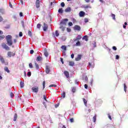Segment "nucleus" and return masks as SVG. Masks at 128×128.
Here are the masks:
<instances>
[{"label":"nucleus","mask_w":128,"mask_h":128,"mask_svg":"<svg viewBox=\"0 0 128 128\" xmlns=\"http://www.w3.org/2000/svg\"><path fill=\"white\" fill-rule=\"evenodd\" d=\"M12 37L10 35H8L6 36V40L8 46H12Z\"/></svg>","instance_id":"obj_1"},{"label":"nucleus","mask_w":128,"mask_h":128,"mask_svg":"<svg viewBox=\"0 0 128 128\" xmlns=\"http://www.w3.org/2000/svg\"><path fill=\"white\" fill-rule=\"evenodd\" d=\"M32 90L33 92H38V86H34L32 87Z\"/></svg>","instance_id":"obj_2"},{"label":"nucleus","mask_w":128,"mask_h":128,"mask_svg":"<svg viewBox=\"0 0 128 128\" xmlns=\"http://www.w3.org/2000/svg\"><path fill=\"white\" fill-rule=\"evenodd\" d=\"M2 48H3L5 50H10V47H8V46L6 44L2 43Z\"/></svg>","instance_id":"obj_3"},{"label":"nucleus","mask_w":128,"mask_h":128,"mask_svg":"<svg viewBox=\"0 0 128 128\" xmlns=\"http://www.w3.org/2000/svg\"><path fill=\"white\" fill-rule=\"evenodd\" d=\"M68 22V19L65 18L60 22V24H64V26H66V22Z\"/></svg>","instance_id":"obj_4"},{"label":"nucleus","mask_w":128,"mask_h":128,"mask_svg":"<svg viewBox=\"0 0 128 128\" xmlns=\"http://www.w3.org/2000/svg\"><path fill=\"white\" fill-rule=\"evenodd\" d=\"M8 56H9V58H12V56H16V53H14L12 52H8Z\"/></svg>","instance_id":"obj_5"},{"label":"nucleus","mask_w":128,"mask_h":128,"mask_svg":"<svg viewBox=\"0 0 128 128\" xmlns=\"http://www.w3.org/2000/svg\"><path fill=\"white\" fill-rule=\"evenodd\" d=\"M74 30L80 31V26L78 25H75L74 26Z\"/></svg>","instance_id":"obj_6"},{"label":"nucleus","mask_w":128,"mask_h":128,"mask_svg":"<svg viewBox=\"0 0 128 128\" xmlns=\"http://www.w3.org/2000/svg\"><path fill=\"white\" fill-rule=\"evenodd\" d=\"M79 16L80 18H83V16H86V12H84V11H80L79 12Z\"/></svg>","instance_id":"obj_7"},{"label":"nucleus","mask_w":128,"mask_h":128,"mask_svg":"<svg viewBox=\"0 0 128 128\" xmlns=\"http://www.w3.org/2000/svg\"><path fill=\"white\" fill-rule=\"evenodd\" d=\"M82 55L78 54L77 58H75V60H76V62H78V60H82Z\"/></svg>","instance_id":"obj_8"},{"label":"nucleus","mask_w":128,"mask_h":128,"mask_svg":"<svg viewBox=\"0 0 128 128\" xmlns=\"http://www.w3.org/2000/svg\"><path fill=\"white\" fill-rule=\"evenodd\" d=\"M44 26L43 28V30H44V32H46V30H48V25L46 23L44 24Z\"/></svg>","instance_id":"obj_9"},{"label":"nucleus","mask_w":128,"mask_h":128,"mask_svg":"<svg viewBox=\"0 0 128 128\" xmlns=\"http://www.w3.org/2000/svg\"><path fill=\"white\" fill-rule=\"evenodd\" d=\"M50 67L48 66H46V74H50Z\"/></svg>","instance_id":"obj_10"},{"label":"nucleus","mask_w":128,"mask_h":128,"mask_svg":"<svg viewBox=\"0 0 128 128\" xmlns=\"http://www.w3.org/2000/svg\"><path fill=\"white\" fill-rule=\"evenodd\" d=\"M64 76H66V78H70V73L68 72L64 71Z\"/></svg>","instance_id":"obj_11"},{"label":"nucleus","mask_w":128,"mask_h":128,"mask_svg":"<svg viewBox=\"0 0 128 128\" xmlns=\"http://www.w3.org/2000/svg\"><path fill=\"white\" fill-rule=\"evenodd\" d=\"M40 0H36V8H40Z\"/></svg>","instance_id":"obj_12"},{"label":"nucleus","mask_w":128,"mask_h":128,"mask_svg":"<svg viewBox=\"0 0 128 128\" xmlns=\"http://www.w3.org/2000/svg\"><path fill=\"white\" fill-rule=\"evenodd\" d=\"M0 61L1 62L2 64H4L5 60L4 58L2 56L0 55Z\"/></svg>","instance_id":"obj_13"},{"label":"nucleus","mask_w":128,"mask_h":128,"mask_svg":"<svg viewBox=\"0 0 128 128\" xmlns=\"http://www.w3.org/2000/svg\"><path fill=\"white\" fill-rule=\"evenodd\" d=\"M82 40V36L78 35L77 36V38L76 39H74V42H76V40Z\"/></svg>","instance_id":"obj_14"},{"label":"nucleus","mask_w":128,"mask_h":128,"mask_svg":"<svg viewBox=\"0 0 128 128\" xmlns=\"http://www.w3.org/2000/svg\"><path fill=\"white\" fill-rule=\"evenodd\" d=\"M71 10H72V9L68 7L66 9H65L64 12H70Z\"/></svg>","instance_id":"obj_15"},{"label":"nucleus","mask_w":128,"mask_h":128,"mask_svg":"<svg viewBox=\"0 0 128 128\" xmlns=\"http://www.w3.org/2000/svg\"><path fill=\"white\" fill-rule=\"evenodd\" d=\"M4 70H5V72H6L8 74H10V70H8V66H5L4 68Z\"/></svg>","instance_id":"obj_16"},{"label":"nucleus","mask_w":128,"mask_h":128,"mask_svg":"<svg viewBox=\"0 0 128 128\" xmlns=\"http://www.w3.org/2000/svg\"><path fill=\"white\" fill-rule=\"evenodd\" d=\"M61 48L63 50L66 52V46L65 45H63L61 46Z\"/></svg>","instance_id":"obj_17"},{"label":"nucleus","mask_w":128,"mask_h":128,"mask_svg":"<svg viewBox=\"0 0 128 128\" xmlns=\"http://www.w3.org/2000/svg\"><path fill=\"white\" fill-rule=\"evenodd\" d=\"M83 102H84L86 106H88V100H86L84 98Z\"/></svg>","instance_id":"obj_18"},{"label":"nucleus","mask_w":128,"mask_h":128,"mask_svg":"<svg viewBox=\"0 0 128 128\" xmlns=\"http://www.w3.org/2000/svg\"><path fill=\"white\" fill-rule=\"evenodd\" d=\"M69 66H74V62L72 61L70 62Z\"/></svg>","instance_id":"obj_19"},{"label":"nucleus","mask_w":128,"mask_h":128,"mask_svg":"<svg viewBox=\"0 0 128 128\" xmlns=\"http://www.w3.org/2000/svg\"><path fill=\"white\" fill-rule=\"evenodd\" d=\"M36 60L38 62H40V60H42V56H38L36 58Z\"/></svg>","instance_id":"obj_20"},{"label":"nucleus","mask_w":128,"mask_h":128,"mask_svg":"<svg viewBox=\"0 0 128 128\" xmlns=\"http://www.w3.org/2000/svg\"><path fill=\"white\" fill-rule=\"evenodd\" d=\"M18 118V114H15L14 116V122H16V119Z\"/></svg>","instance_id":"obj_21"},{"label":"nucleus","mask_w":128,"mask_h":128,"mask_svg":"<svg viewBox=\"0 0 128 128\" xmlns=\"http://www.w3.org/2000/svg\"><path fill=\"white\" fill-rule=\"evenodd\" d=\"M58 12H59L60 14H62V12H64V10H62V8H60L58 10Z\"/></svg>","instance_id":"obj_22"},{"label":"nucleus","mask_w":128,"mask_h":128,"mask_svg":"<svg viewBox=\"0 0 128 128\" xmlns=\"http://www.w3.org/2000/svg\"><path fill=\"white\" fill-rule=\"evenodd\" d=\"M88 66H89L90 68H94V64H92L89 62Z\"/></svg>","instance_id":"obj_23"},{"label":"nucleus","mask_w":128,"mask_h":128,"mask_svg":"<svg viewBox=\"0 0 128 128\" xmlns=\"http://www.w3.org/2000/svg\"><path fill=\"white\" fill-rule=\"evenodd\" d=\"M61 96H62V98H66V92H63Z\"/></svg>","instance_id":"obj_24"},{"label":"nucleus","mask_w":128,"mask_h":128,"mask_svg":"<svg viewBox=\"0 0 128 128\" xmlns=\"http://www.w3.org/2000/svg\"><path fill=\"white\" fill-rule=\"evenodd\" d=\"M60 30H62V32H64V30H66V28L64 27V26H61L60 27Z\"/></svg>","instance_id":"obj_25"},{"label":"nucleus","mask_w":128,"mask_h":128,"mask_svg":"<svg viewBox=\"0 0 128 128\" xmlns=\"http://www.w3.org/2000/svg\"><path fill=\"white\" fill-rule=\"evenodd\" d=\"M76 90V87H73L72 88V92H73V94H74Z\"/></svg>","instance_id":"obj_26"},{"label":"nucleus","mask_w":128,"mask_h":128,"mask_svg":"<svg viewBox=\"0 0 128 128\" xmlns=\"http://www.w3.org/2000/svg\"><path fill=\"white\" fill-rule=\"evenodd\" d=\"M82 40H85L86 42H88V36H85L83 37Z\"/></svg>","instance_id":"obj_27"},{"label":"nucleus","mask_w":128,"mask_h":128,"mask_svg":"<svg viewBox=\"0 0 128 128\" xmlns=\"http://www.w3.org/2000/svg\"><path fill=\"white\" fill-rule=\"evenodd\" d=\"M20 88H24V82H20Z\"/></svg>","instance_id":"obj_28"},{"label":"nucleus","mask_w":128,"mask_h":128,"mask_svg":"<svg viewBox=\"0 0 128 128\" xmlns=\"http://www.w3.org/2000/svg\"><path fill=\"white\" fill-rule=\"evenodd\" d=\"M76 46H80V40H78L77 42L76 43Z\"/></svg>","instance_id":"obj_29"},{"label":"nucleus","mask_w":128,"mask_h":128,"mask_svg":"<svg viewBox=\"0 0 128 128\" xmlns=\"http://www.w3.org/2000/svg\"><path fill=\"white\" fill-rule=\"evenodd\" d=\"M44 54L45 56H48V51L45 50L44 52Z\"/></svg>","instance_id":"obj_30"},{"label":"nucleus","mask_w":128,"mask_h":128,"mask_svg":"<svg viewBox=\"0 0 128 128\" xmlns=\"http://www.w3.org/2000/svg\"><path fill=\"white\" fill-rule=\"evenodd\" d=\"M112 19L114 20H116V15L114 14H112Z\"/></svg>","instance_id":"obj_31"},{"label":"nucleus","mask_w":128,"mask_h":128,"mask_svg":"<svg viewBox=\"0 0 128 128\" xmlns=\"http://www.w3.org/2000/svg\"><path fill=\"white\" fill-rule=\"evenodd\" d=\"M35 66H36V70H38L40 67L38 66V64H36V62H35Z\"/></svg>","instance_id":"obj_32"},{"label":"nucleus","mask_w":128,"mask_h":128,"mask_svg":"<svg viewBox=\"0 0 128 128\" xmlns=\"http://www.w3.org/2000/svg\"><path fill=\"white\" fill-rule=\"evenodd\" d=\"M126 88H128V87L126 86V84H124V90L126 92Z\"/></svg>","instance_id":"obj_33"},{"label":"nucleus","mask_w":128,"mask_h":128,"mask_svg":"<svg viewBox=\"0 0 128 128\" xmlns=\"http://www.w3.org/2000/svg\"><path fill=\"white\" fill-rule=\"evenodd\" d=\"M93 120H94V122H96V116H95L93 117Z\"/></svg>","instance_id":"obj_34"},{"label":"nucleus","mask_w":128,"mask_h":128,"mask_svg":"<svg viewBox=\"0 0 128 128\" xmlns=\"http://www.w3.org/2000/svg\"><path fill=\"white\" fill-rule=\"evenodd\" d=\"M84 22L86 24V22H88V18H85L84 19Z\"/></svg>","instance_id":"obj_35"},{"label":"nucleus","mask_w":128,"mask_h":128,"mask_svg":"<svg viewBox=\"0 0 128 128\" xmlns=\"http://www.w3.org/2000/svg\"><path fill=\"white\" fill-rule=\"evenodd\" d=\"M56 36H60V34H58V30H56L55 32Z\"/></svg>","instance_id":"obj_36"},{"label":"nucleus","mask_w":128,"mask_h":128,"mask_svg":"<svg viewBox=\"0 0 128 128\" xmlns=\"http://www.w3.org/2000/svg\"><path fill=\"white\" fill-rule=\"evenodd\" d=\"M60 6H62V8H64V6H66V4H64V2H62L60 4Z\"/></svg>","instance_id":"obj_37"},{"label":"nucleus","mask_w":128,"mask_h":128,"mask_svg":"<svg viewBox=\"0 0 128 128\" xmlns=\"http://www.w3.org/2000/svg\"><path fill=\"white\" fill-rule=\"evenodd\" d=\"M10 96L11 98H14V94L12 92H10Z\"/></svg>","instance_id":"obj_38"},{"label":"nucleus","mask_w":128,"mask_h":128,"mask_svg":"<svg viewBox=\"0 0 128 128\" xmlns=\"http://www.w3.org/2000/svg\"><path fill=\"white\" fill-rule=\"evenodd\" d=\"M42 84H43V90H44V88H46V81L43 82Z\"/></svg>","instance_id":"obj_39"},{"label":"nucleus","mask_w":128,"mask_h":128,"mask_svg":"<svg viewBox=\"0 0 128 128\" xmlns=\"http://www.w3.org/2000/svg\"><path fill=\"white\" fill-rule=\"evenodd\" d=\"M108 118L109 120H112V116H110V114H108Z\"/></svg>","instance_id":"obj_40"},{"label":"nucleus","mask_w":128,"mask_h":128,"mask_svg":"<svg viewBox=\"0 0 128 128\" xmlns=\"http://www.w3.org/2000/svg\"><path fill=\"white\" fill-rule=\"evenodd\" d=\"M52 86H54V88H56V84H51L49 86V88H52Z\"/></svg>","instance_id":"obj_41"},{"label":"nucleus","mask_w":128,"mask_h":128,"mask_svg":"<svg viewBox=\"0 0 128 128\" xmlns=\"http://www.w3.org/2000/svg\"><path fill=\"white\" fill-rule=\"evenodd\" d=\"M43 98L46 100V102H48V100H46V95H43Z\"/></svg>","instance_id":"obj_42"},{"label":"nucleus","mask_w":128,"mask_h":128,"mask_svg":"<svg viewBox=\"0 0 128 128\" xmlns=\"http://www.w3.org/2000/svg\"><path fill=\"white\" fill-rule=\"evenodd\" d=\"M29 68H32L33 66L32 64V63L29 64Z\"/></svg>","instance_id":"obj_43"},{"label":"nucleus","mask_w":128,"mask_h":128,"mask_svg":"<svg viewBox=\"0 0 128 128\" xmlns=\"http://www.w3.org/2000/svg\"><path fill=\"white\" fill-rule=\"evenodd\" d=\"M28 34L30 36H32V32L31 31H28Z\"/></svg>","instance_id":"obj_44"},{"label":"nucleus","mask_w":128,"mask_h":128,"mask_svg":"<svg viewBox=\"0 0 128 128\" xmlns=\"http://www.w3.org/2000/svg\"><path fill=\"white\" fill-rule=\"evenodd\" d=\"M41 26H42V25L40 24H37V28H40Z\"/></svg>","instance_id":"obj_45"},{"label":"nucleus","mask_w":128,"mask_h":128,"mask_svg":"<svg viewBox=\"0 0 128 128\" xmlns=\"http://www.w3.org/2000/svg\"><path fill=\"white\" fill-rule=\"evenodd\" d=\"M27 76H32V72H28L27 74Z\"/></svg>","instance_id":"obj_46"},{"label":"nucleus","mask_w":128,"mask_h":128,"mask_svg":"<svg viewBox=\"0 0 128 128\" xmlns=\"http://www.w3.org/2000/svg\"><path fill=\"white\" fill-rule=\"evenodd\" d=\"M5 36H0V40H4V38Z\"/></svg>","instance_id":"obj_47"},{"label":"nucleus","mask_w":128,"mask_h":128,"mask_svg":"<svg viewBox=\"0 0 128 128\" xmlns=\"http://www.w3.org/2000/svg\"><path fill=\"white\" fill-rule=\"evenodd\" d=\"M84 8H90V6L88 5H86L84 6Z\"/></svg>","instance_id":"obj_48"},{"label":"nucleus","mask_w":128,"mask_h":128,"mask_svg":"<svg viewBox=\"0 0 128 128\" xmlns=\"http://www.w3.org/2000/svg\"><path fill=\"white\" fill-rule=\"evenodd\" d=\"M116 60H119L120 59V56L118 55H116Z\"/></svg>","instance_id":"obj_49"},{"label":"nucleus","mask_w":128,"mask_h":128,"mask_svg":"<svg viewBox=\"0 0 128 128\" xmlns=\"http://www.w3.org/2000/svg\"><path fill=\"white\" fill-rule=\"evenodd\" d=\"M112 50H117L116 47V46H114L112 47Z\"/></svg>","instance_id":"obj_50"},{"label":"nucleus","mask_w":128,"mask_h":128,"mask_svg":"<svg viewBox=\"0 0 128 128\" xmlns=\"http://www.w3.org/2000/svg\"><path fill=\"white\" fill-rule=\"evenodd\" d=\"M68 26H72V22H68Z\"/></svg>","instance_id":"obj_51"},{"label":"nucleus","mask_w":128,"mask_h":128,"mask_svg":"<svg viewBox=\"0 0 128 128\" xmlns=\"http://www.w3.org/2000/svg\"><path fill=\"white\" fill-rule=\"evenodd\" d=\"M4 9H0V12L4 14Z\"/></svg>","instance_id":"obj_52"},{"label":"nucleus","mask_w":128,"mask_h":128,"mask_svg":"<svg viewBox=\"0 0 128 128\" xmlns=\"http://www.w3.org/2000/svg\"><path fill=\"white\" fill-rule=\"evenodd\" d=\"M70 122H74V118H70Z\"/></svg>","instance_id":"obj_53"},{"label":"nucleus","mask_w":128,"mask_h":128,"mask_svg":"<svg viewBox=\"0 0 128 128\" xmlns=\"http://www.w3.org/2000/svg\"><path fill=\"white\" fill-rule=\"evenodd\" d=\"M66 30H67V32H70L72 30H70V28H67Z\"/></svg>","instance_id":"obj_54"},{"label":"nucleus","mask_w":128,"mask_h":128,"mask_svg":"<svg viewBox=\"0 0 128 128\" xmlns=\"http://www.w3.org/2000/svg\"><path fill=\"white\" fill-rule=\"evenodd\" d=\"M19 36H22V32H20Z\"/></svg>","instance_id":"obj_55"},{"label":"nucleus","mask_w":128,"mask_h":128,"mask_svg":"<svg viewBox=\"0 0 128 128\" xmlns=\"http://www.w3.org/2000/svg\"><path fill=\"white\" fill-rule=\"evenodd\" d=\"M88 84H84V88H85L86 90H88Z\"/></svg>","instance_id":"obj_56"},{"label":"nucleus","mask_w":128,"mask_h":128,"mask_svg":"<svg viewBox=\"0 0 128 128\" xmlns=\"http://www.w3.org/2000/svg\"><path fill=\"white\" fill-rule=\"evenodd\" d=\"M60 62H62V64H64V59L62 58H60Z\"/></svg>","instance_id":"obj_57"},{"label":"nucleus","mask_w":128,"mask_h":128,"mask_svg":"<svg viewBox=\"0 0 128 128\" xmlns=\"http://www.w3.org/2000/svg\"><path fill=\"white\" fill-rule=\"evenodd\" d=\"M71 58H74V54H71Z\"/></svg>","instance_id":"obj_58"},{"label":"nucleus","mask_w":128,"mask_h":128,"mask_svg":"<svg viewBox=\"0 0 128 128\" xmlns=\"http://www.w3.org/2000/svg\"><path fill=\"white\" fill-rule=\"evenodd\" d=\"M3 18H2V16H0V22H2L3 20Z\"/></svg>","instance_id":"obj_59"},{"label":"nucleus","mask_w":128,"mask_h":128,"mask_svg":"<svg viewBox=\"0 0 128 128\" xmlns=\"http://www.w3.org/2000/svg\"><path fill=\"white\" fill-rule=\"evenodd\" d=\"M30 54H34V50H30Z\"/></svg>","instance_id":"obj_60"},{"label":"nucleus","mask_w":128,"mask_h":128,"mask_svg":"<svg viewBox=\"0 0 128 128\" xmlns=\"http://www.w3.org/2000/svg\"><path fill=\"white\" fill-rule=\"evenodd\" d=\"M23 14H22V12H20V16H23Z\"/></svg>","instance_id":"obj_61"},{"label":"nucleus","mask_w":128,"mask_h":128,"mask_svg":"<svg viewBox=\"0 0 128 128\" xmlns=\"http://www.w3.org/2000/svg\"><path fill=\"white\" fill-rule=\"evenodd\" d=\"M9 6H10V8H12V3L10 2Z\"/></svg>","instance_id":"obj_62"},{"label":"nucleus","mask_w":128,"mask_h":128,"mask_svg":"<svg viewBox=\"0 0 128 128\" xmlns=\"http://www.w3.org/2000/svg\"><path fill=\"white\" fill-rule=\"evenodd\" d=\"M44 105V106L46 108V102H43Z\"/></svg>","instance_id":"obj_63"},{"label":"nucleus","mask_w":128,"mask_h":128,"mask_svg":"<svg viewBox=\"0 0 128 128\" xmlns=\"http://www.w3.org/2000/svg\"><path fill=\"white\" fill-rule=\"evenodd\" d=\"M22 26H23V28H24V22H22Z\"/></svg>","instance_id":"obj_64"}]
</instances>
